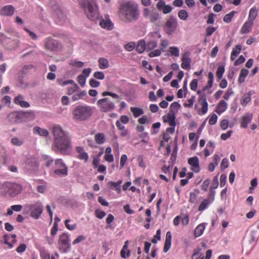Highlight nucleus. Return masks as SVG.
Wrapping results in <instances>:
<instances>
[{
  "instance_id": "51",
  "label": "nucleus",
  "mask_w": 259,
  "mask_h": 259,
  "mask_svg": "<svg viewBox=\"0 0 259 259\" xmlns=\"http://www.w3.org/2000/svg\"><path fill=\"white\" fill-rule=\"evenodd\" d=\"M169 52L171 56H174L175 57L179 56L180 51L178 47H170L169 48Z\"/></svg>"
},
{
  "instance_id": "40",
  "label": "nucleus",
  "mask_w": 259,
  "mask_h": 259,
  "mask_svg": "<svg viewBox=\"0 0 259 259\" xmlns=\"http://www.w3.org/2000/svg\"><path fill=\"white\" fill-rule=\"evenodd\" d=\"M33 132L34 134H38L41 136H47L49 132L47 130L41 128L38 126H35L33 128Z\"/></svg>"
},
{
  "instance_id": "58",
  "label": "nucleus",
  "mask_w": 259,
  "mask_h": 259,
  "mask_svg": "<svg viewBox=\"0 0 259 259\" xmlns=\"http://www.w3.org/2000/svg\"><path fill=\"white\" fill-rule=\"evenodd\" d=\"M195 100V96H193L191 97L190 99L188 100V103H185L184 104V106L185 107L191 108L194 104V102Z\"/></svg>"
},
{
  "instance_id": "36",
  "label": "nucleus",
  "mask_w": 259,
  "mask_h": 259,
  "mask_svg": "<svg viewBox=\"0 0 259 259\" xmlns=\"http://www.w3.org/2000/svg\"><path fill=\"white\" fill-rule=\"evenodd\" d=\"M7 48L9 50H15L19 46V41L16 39H10L7 44Z\"/></svg>"
},
{
  "instance_id": "29",
  "label": "nucleus",
  "mask_w": 259,
  "mask_h": 259,
  "mask_svg": "<svg viewBox=\"0 0 259 259\" xmlns=\"http://www.w3.org/2000/svg\"><path fill=\"white\" fill-rule=\"evenodd\" d=\"M227 109V104L224 100H221L217 105L215 112L219 115L225 112Z\"/></svg>"
},
{
  "instance_id": "12",
  "label": "nucleus",
  "mask_w": 259,
  "mask_h": 259,
  "mask_svg": "<svg viewBox=\"0 0 259 259\" xmlns=\"http://www.w3.org/2000/svg\"><path fill=\"white\" fill-rule=\"evenodd\" d=\"M56 169L54 173L58 176H67L68 174V167L63 162L61 159H58L55 161Z\"/></svg>"
},
{
  "instance_id": "48",
  "label": "nucleus",
  "mask_w": 259,
  "mask_h": 259,
  "mask_svg": "<svg viewBox=\"0 0 259 259\" xmlns=\"http://www.w3.org/2000/svg\"><path fill=\"white\" fill-rule=\"evenodd\" d=\"M179 18L182 20H186L188 18L189 14L185 10H180L178 14Z\"/></svg>"
},
{
  "instance_id": "32",
  "label": "nucleus",
  "mask_w": 259,
  "mask_h": 259,
  "mask_svg": "<svg viewBox=\"0 0 259 259\" xmlns=\"http://www.w3.org/2000/svg\"><path fill=\"white\" fill-rule=\"evenodd\" d=\"M136 50L139 54L143 53L146 48V44L144 40H140L135 47Z\"/></svg>"
},
{
  "instance_id": "44",
  "label": "nucleus",
  "mask_w": 259,
  "mask_h": 259,
  "mask_svg": "<svg viewBox=\"0 0 259 259\" xmlns=\"http://www.w3.org/2000/svg\"><path fill=\"white\" fill-rule=\"evenodd\" d=\"M131 111L135 117H138L144 113L143 110L138 107H131Z\"/></svg>"
},
{
  "instance_id": "57",
  "label": "nucleus",
  "mask_w": 259,
  "mask_h": 259,
  "mask_svg": "<svg viewBox=\"0 0 259 259\" xmlns=\"http://www.w3.org/2000/svg\"><path fill=\"white\" fill-rule=\"evenodd\" d=\"M95 214L96 217L99 219H102L106 215L105 211L98 209L95 210Z\"/></svg>"
},
{
  "instance_id": "33",
  "label": "nucleus",
  "mask_w": 259,
  "mask_h": 259,
  "mask_svg": "<svg viewBox=\"0 0 259 259\" xmlns=\"http://www.w3.org/2000/svg\"><path fill=\"white\" fill-rule=\"evenodd\" d=\"M257 13V10L256 7H253L251 8L249 12L248 20L253 23L254 20L256 17Z\"/></svg>"
},
{
  "instance_id": "25",
  "label": "nucleus",
  "mask_w": 259,
  "mask_h": 259,
  "mask_svg": "<svg viewBox=\"0 0 259 259\" xmlns=\"http://www.w3.org/2000/svg\"><path fill=\"white\" fill-rule=\"evenodd\" d=\"M171 234L168 231L166 234L165 241L163 248L164 252H167L171 247Z\"/></svg>"
},
{
  "instance_id": "28",
  "label": "nucleus",
  "mask_w": 259,
  "mask_h": 259,
  "mask_svg": "<svg viewBox=\"0 0 259 259\" xmlns=\"http://www.w3.org/2000/svg\"><path fill=\"white\" fill-rule=\"evenodd\" d=\"M252 95L251 92L245 93L243 95L240 100V104L242 106L245 107L251 101V96Z\"/></svg>"
},
{
  "instance_id": "35",
  "label": "nucleus",
  "mask_w": 259,
  "mask_h": 259,
  "mask_svg": "<svg viewBox=\"0 0 259 259\" xmlns=\"http://www.w3.org/2000/svg\"><path fill=\"white\" fill-rule=\"evenodd\" d=\"M214 75L212 72H209L208 74V81L207 85L203 87V91H205L207 89L212 88L213 83Z\"/></svg>"
},
{
  "instance_id": "34",
  "label": "nucleus",
  "mask_w": 259,
  "mask_h": 259,
  "mask_svg": "<svg viewBox=\"0 0 259 259\" xmlns=\"http://www.w3.org/2000/svg\"><path fill=\"white\" fill-rule=\"evenodd\" d=\"M248 72V70L246 69L243 68L241 70L238 79V83H242L244 82L245 78L247 77Z\"/></svg>"
},
{
  "instance_id": "38",
  "label": "nucleus",
  "mask_w": 259,
  "mask_h": 259,
  "mask_svg": "<svg viewBox=\"0 0 259 259\" xmlns=\"http://www.w3.org/2000/svg\"><path fill=\"white\" fill-rule=\"evenodd\" d=\"M102 96L103 97H105L107 96H110L113 99H115L116 100V102H119L121 99V98L120 97V96L118 95H117L115 93L111 92H108V91L103 92L102 93Z\"/></svg>"
},
{
  "instance_id": "17",
  "label": "nucleus",
  "mask_w": 259,
  "mask_h": 259,
  "mask_svg": "<svg viewBox=\"0 0 259 259\" xmlns=\"http://www.w3.org/2000/svg\"><path fill=\"white\" fill-rule=\"evenodd\" d=\"M190 56V54L189 52H185L182 55L181 67L184 69L188 70L190 68L191 59Z\"/></svg>"
},
{
  "instance_id": "2",
  "label": "nucleus",
  "mask_w": 259,
  "mask_h": 259,
  "mask_svg": "<svg viewBox=\"0 0 259 259\" xmlns=\"http://www.w3.org/2000/svg\"><path fill=\"white\" fill-rule=\"evenodd\" d=\"M53 134L55 147L60 150L62 154H68L71 149L69 137L59 125L53 127Z\"/></svg>"
},
{
  "instance_id": "16",
  "label": "nucleus",
  "mask_w": 259,
  "mask_h": 259,
  "mask_svg": "<svg viewBox=\"0 0 259 259\" xmlns=\"http://www.w3.org/2000/svg\"><path fill=\"white\" fill-rule=\"evenodd\" d=\"M188 163L191 166V169L195 173L200 171L199 159L197 156L191 157L188 159Z\"/></svg>"
},
{
  "instance_id": "22",
  "label": "nucleus",
  "mask_w": 259,
  "mask_h": 259,
  "mask_svg": "<svg viewBox=\"0 0 259 259\" xmlns=\"http://www.w3.org/2000/svg\"><path fill=\"white\" fill-rule=\"evenodd\" d=\"M76 152L79 154L77 157L80 160H83L87 162L89 159L88 154L84 151L83 147L78 146L76 148Z\"/></svg>"
},
{
  "instance_id": "3",
  "label": "nucleus",
  "mask_w": 259,
  "mask_h": 259,
  "mask_svg": "<svg viewBox=\"0 0 259 259\" xmlns=\"http://www.w3.org/2000/svg\"><path fill=\"white\" fill-rule=\"evenodd\" d=\"M120 12L124 21L128 22L138 19L140 14L137 5L129 2L121 6Z\"/></svg>"
},
{
  "instance_id": "8",
  "label": "nucleus",
  "mask_w": 259,
  "mask_h": 259,
  "mask_svg": "<svg viewBox=\"0 0 259 259\" xmlns=\"http://www.w3.org/2000/svg\"><path fill=\"white\" fill-rule=\"evenodd\" d=\"M69 236L66 233H63L59 237L58 244L60 251L63 253L67 252L70 248Z\"/></svg>"
},
{
  "instance_id": "30",
  "label": "nucleus",
  "mask_w": 259,
  "mask_h": 259,
  "mask_svg": "<svg viewBox=\"0 0 259 259\" xmlns=\"http://www.w3.org/2000/svg\"><path fill=\"white\" fill-rule=\"evenodd\" d=\"M122 180H118L117 182H114L112 181H110L108 183L107 186L112 188L114 189L115 190L117 193H120L121 192V186L120 185L122 183Z\"/></svg>"
},
{
  "instance_id": "56",
  "label": "nucleus",
  "mask_w": 259,
  "mask_h": 259,
  "mask_svg": "<svg viewBox=\"0 0 259 259\" xmlns=\"http://www.w3.org/2000/svg\"><path fill=\"white\" fill-rule=\"evenodd\" d=\"M157 46V42L154 40L148 42L146 45V48L147 51H150L154 49Z\"/></svg>"
},
{
  "instance_id": "41",
  "label": "nucleus",
  "mask_w": 259,
  "mask_h": 259,
  "mask_svg": "<svg viewBox=\"0 0 259 259\" xmlns=\"http://www.w3.org/2000/svg\"><path fill=\"white\" fill-rule=\"evenodd\" d=\"M99 67L101 69H105L109 66V62L104 58H100L99 60Z\"/></svg>"
},
{
  "instance_id": "23",
  "label": "nucleus",
  "mask_w": 259,
  "mask_h": 259,
  "mask_svg": "<svg viewBox=\"0 0 259 259\" xmlns=\"http://www.w3.org/2000/svg\"><path fill=\"white\" fill-rule=\"evenodd\" d=\"M129 241L126 240L120 251V255L121 257L126 258L128 257L131 255V251L128 249Z\"/></svg>"
},
{
  "instance_id": "4",
  "label": "nucleus",
  "mask_w": 259,
  "mask_h": 259,
  "mask_svg": "<svg viewBox=\"0 0 259 259\" xmlns=\"http://www.w3.org/2000/svg\"><path fill=\"white\" fill-rule=\"evenodd\" d=\"M93 113V107L87 105H79L72 111L73 118L76 121H85L89 119L92 116Z\"/></svg>"
},
{
  "instance_id": "60",
  "label": "nucleus",
  "mask_w": 259,
  "mask_h": 259,
  "mask_svg": "<svg viewBox=\"0 0 259 259\" xmlns=\"http://www.w3.org/2000/svg\"><path fill=\"white\" fill-rule=\"evenodd\" d=\"M217 115L213 113L210 115V118L209 119L208 123L210 125H213L217 123Z\"/></svg>"
},
{
  "instance_id": "15",
  "label": "nucleus",
  "mask_w": 259,
  "mask_h": 259,
  "mask_svg": "<svg viewBox=\"0 0 259 259\" xmlns=\"http://www.w3.org/2000/svg\"><path fill=\"white\" fill-rule=\"evenodd\" d=\"M177 26V20L175 18L171 17L166 21L164 25V29L165 31L168 34H171L173 32L175 31Z\"/></svg>"
},
{
  "instance_id": "54",
  "label": "nucleus",
  "mask_w": 259,
  "mask_h": 259,
  "mask_svg": "<svg viewBox=\"0 0 259 259\" xmlns=\"http://www.w3.org/2000/svg\"><path fill=\"white\" fill-rule=\"evenodd\" d=\"M79 89L78 86L75 83H73L72 85L68 89V94L70 95L74 93Z\"/></svg>"
},
{
  "instance_id": "20",
  "label": "nucleus",
  "mask_w": 259,
  "mask_h": 259,
  "mask_svg": "<svg viewBox=\"0 0 259 259\" xmlns=\"http://www.w3.org/2000/svg\"><path fill=\"white\" fill-rule=\"evenodd\" d=\"M3 237L4 239V243L6 244H7L10 248H13L14 244H15L17 241V240L16 239V235L15 234L11 236L4 235Z\"/></svg>"
},
{
  "instance_id": "6",
  "label": "nucleus",
  "mask_w": 259,
  "mask_h": 259,
  "mask_svg": "<svg viewBox=\"0 0 259 259\" xmlns=\"http://www.w3.org/2000/svg\"><path fill=\"white\" fill-rule=\"evenodd\" d=\"M97 105L101 112H110L115 108L114 102L109 98L99 99L97 102Z\"/></svg>"
},
{
  "instance_id": "45",
  "label": "nucleus",
  "mask_w": 259,
  "mask_h": 259,
  "mask_svg": "<svg viewBox=\"0 0 259 259\" xmlns=\"http://www.w3.org/2000/svg\"><path fill=\"white\" fill-rule=\"evenodd\" d=\"M211 203H212V202L211 201H210V200L209 199H204L200 203V204L198 207V210L200 211L204 210Z\"/></svg>"
},
{
  "instance_id": "59",
  "label": "nucleus",
  "mask_w": 259,
  "mask_h": 259,
  "mask_svg": "<svg viewBox=\"0 0 259 259\" xmlns=\"http://www.w3.org/2000/svg\"><path fill=\"white\" fill-rule=\"evenodd\" d=\"M11 143L13 145L20 146L23 144V141L18 138H13L11 139Z\"/></svg>"
},
{
  "instance_id": "9",
  "label": "nucleus",
  "mask_w": 259,
  "mask_h": 259,
  "mask_svg": "<svg viewBox=\"0 0 259 259\" xmlns=\"http://www.w3.org/2000/svg\"><path fill=\"white\" fill-rule=\"evenodd\" d=\"M162 118L163 122L168 123L170 126L166 128V132L170 133V134L174 133L176 126V115L174 114L168 113L164 115Z\"/></svg>"
},
{
  "instance_id": "61",
  "label": "nucleus",
  "mask_w": 259,
  "mask_h": 259,
  "mask_svg": "<svg viewBox=\"0 0 259 259\" xmlns=\"http://www.w3.org/2000/svg\"><path fill=\"white\" fill-rule=\"evenodd\" d=\"M85 77L83 74H80L77 77V81L78 83L81 86L83 87L85 83Z\"/></svg>"
},
{
  "instance_id": "64",
  "label": "nucleus",
  "mask_w": 259,
  "mask_h": 259,
  "mask_svg": "<svg viewBox=\"0 0 259 259\" xmlns=\"http://www.w3.org/2000/svg\"><path fill=\"white\" fill-rule=\"evenodd\" d=\"M200 251H201V249L199 248L195 249L194 250L193 254L192 255L191 258L192 259H198L201 256Z\"/></svg>"
},
{
  "instance_id": "46",
  "label": "nucleus",
  "mask_w": 259,
  "mask_h": 259,
  "mask_svg": "<svg viewBox=\"0 0 259 259\" xmlns=\"http://www.w3.org/2000/svg\"><path fill=\"white\" fill-rule=\"evenodd\" d=\"M69 64L76 68H81L83 66L84 63L76 60H71L69 62Z\"/></svg>"
},
{
  "instance_id": "63",
  "label": "nucleus",
  "mask_w": 259,
  "mask_h": 259,
  "mask_svg": "<svg viewBox=\"0 0 259 259\" xmlns=\"http://www.w3.org/2000/svg\"><path fill=\"white\" fill-rule=\"evenodd\" d=\"M190 89L194 91H196L198 87V81L196 79H193L190 84Z\"/></svg>"
},
{
  "instance_id": "24",
  "label": "nucleus",
  "mask_w": 259,
  "mask_h": 259,
  "mask_svg": "<svg viewBox=\"0 0 259 259\" xmlns=\"http://www.w3.org/2000/svg\"><path fill=\"white\" fill-rule=\"evenodd\" d=\"M253 23L247 20L246 21L242 26L240 32L241 34H246L250 32L252 30V25Z\"/></svg>"
},
{
  "instance_id": "31",
  "label": "nucleus",
  "mask_w": 259,
  "mask_h": 259,
  "mask_svg": "<svg viewBox=\"0 0 259 259\" xmlns=\"http://www.w3.org/2000/svg\"><path fill=\"white\" fill-rule=\"evenodd\" d=\"M242 50V46L240 45H237L233 49V50L231 54L230 59L231 61L235 60L237 56L241 52Z\"/></svg>"
},
{
  "instance_id": "53",
  "label": "nucleus",
  "mask_w": 259,
  "mask_h": 259,
  "mask_svg": "<svg viewBox=\"0 0 259 259\" xmlns=\"http://www.w3.org/2000/svg\"><path fill=\"white\" fill-rule=\"evenodd\" d=\"M135 47L136 44L133 41H131L128 44H125L124 46V48L126 51L128 52H131L135 48Z\"/></svg>"
},
{
  "instance_id": "43",
  "label": "nucleus",
  "mask_w": 259,
  "mask_h": 259,
  "mask_svg": "<svg viewBox=\"0 0 259 259\" xmlns=\"http://www.w3.org/2000/svg\"><path fill=\"white\" fill-rule=\"evenodd\" d=\"M236 13H237V12L235 11H231L229 13L225 15V16L223 18V21L227 23H230L233 17Z\"/></svg>"
},
{
  "instance_id": "14",
  "label": "nucleus",
  "mask_w": 259,
  "mask_h": 259,
  "mask_svg": "<svg viewBox=\"0 0 259 259\" xmlns=\"http://www.w3.org/2000/svg\"><path fill=\"white\" fill-rule=\"evenodd\" d=\"M59 43L54 38L49 37L44 40V46L46 50L51 51L59 50Z\"/></svg>"
},
{
  "instance_id": "47",
  "label": "nucleus",
  "mask_w": 259,
  "mask_h": 259,
  "mask_svg": "<svg viewBox=\"0 0 259 259\" xmlns=\"http://www.w3.org/2000/svg\"><path fill=\"white\" fill-rule=\"evenodd\" d=\"M71 221L69 219L66 220L64 223L66 228L70 231H73L77 228V225L75 223L70 224Z\"/></svg>"
},
{
  "instance_id": "21",
  "label": "nucleus",
  "mask_w": 259,
  "mask_h": 259,
  "mask_svg": "<svg viewBox=\"0 0 259 259\" xmlns=\"http://www.w3.org/2000/svg\"><path fill=\"white\" fill-rule=\"evenodd\" d=\"M14 11L15 9L13 6H5L1 9L0 15L5 16H11L14 14Z\"/></svg>"
},
{
  "instance_id": "49",
  "label": "nucleus",
  "mask_w": 259,
  "mask_h": 259,
  "mask_svg": "<svg viewBox=\"0 0 259 259\" xmlns=\"http://www.w3.org/2000/svg\"><path fill=\"white\" fill-rule=\"evenodd\" d=\"M86 95L85 91H80L73 95L72 99L73 101L78 100Z\"/></svg>"
},
{
  "instance_id": "5",
  "label": "nucleus",
  "mask_w": 259,
  "mask_h": 259,
  "mask_svg": "<svg viewBox=\"0 0 259 259\" xmlns=\"http://www.w3.org/2000/svg\"><path fill=\"white\" fill-rule=\"evenodd\" d=\"M22 187L16 183L5 182L0 184V193L11 196H15L21 192Z\"/></svg>"
},
{
  "instance_id": "42",
  "label": "nucleus",
  "mask_w": 259,
  "mask_h": 259,
  "mask_svg": "<svg viewBox=\"0 0 259 259\" xmlns=\"http://www.w3.org/2000/svg\"><path fill=\"white\" fill-rule=\"evenodd\" d=\"M225 71V69L224 65H221L218 67L215 73L218 81H220L222 79Z\"/></svg>"
},
{
  "instance_id": "7",
  "label": "nucleus",
  "mask_w": 259,
  "mask_h": 259,
  "mask_svg": "<svg viewBox=\"0 0 259 259\" xmlns=\"http://www.w3.org/2000/svg\"><path fill=\"white\" fill-rule=\"evenodd\" d=\"M9 120L12 123H19L22 121V118H30L33 119L34 115L33 112H11L8 116Z\"/></svg>"
},
{
  "instance_id": "52",
  "label": "nucleus",
  "mask_w": 259,
  "mask_h": 259,
  "mask_svg": "<svg viewBox=\"0 0 259 259\" xmlns=\"http://www.w3.org/2000/svg\"><path fill=\"white\" fill-rule=\"evenodd\" d=\"M159 15L157 12H152V13L150 14L149 19L151 22L154 23L159 19Z\"/></svg>"
},
{
  "instance_id": "62",
  "label": "nucleus",
  "mask_w": 259,
  "mask_h": 259,
  "mask_svg": "<svg viewBox=\"0 0 259 259\" xmlns=\"http://www.w3.org/2000/svg\"><path fill=\"white\" fill-rule=\"evenodd\" d=\"M94 77L98 79L102 80L105 78V75L102 71H96L94 73Z\"/></svg>"
},
{
  "instance_id": "39",
  "label": "nucleus",
  "mask_w": 259,
  "mask_h": 259,
  "mask_svg": "<svg viewBox=\"0 0 259 259\" xmlns=\"http://www.w3.org/2000/svg\"><path fill=\"white\" fill-rule=\"evenodd\" d=\"M95 140L98 144H102L106 141L105 136L103 133H98L95 136Z\"/></svg>"
},
{
  "instance_id": "37",
  "label": "nucleus",
  "mask_w": 259,
  "mask_h": 259,
  "mask_svg": "<svg viewBox=\"0 0 259 259\" xmlns=\"http://www.w3.org/2000/svg\"><path fill=\"white\" fill-rule=\"evenodd\" d=\"M181 107V105L177 102H174L170 104L169 107V113L174 114L176 115V113L178 112V110Z\"/></svg>"
},
{
  "instance_id": "55",
  "label": "nucleus",
  "mask_w": 259,
  "mask_h": 259,
  "mask_svg": "<svg viewBox=\"0 0 259 259\" xmlns=\"http://www.w3.org/2000/svg\"><path fill=\"white\" fill-rule=\"evenodd\" d=\"M214 197H215L214 189H213L212 187H210V188L209 189V192L208 194V196L206 199H209L210 200V201H211L212 203L214 200Z\"/></svg>"
},
{
  "instance_id": "10",
  "label": "nucleus",
  "mask_w": 259,
  "mask_h": 259,
  "mask_svg": "<svg viewBox=\"0 0 259 259\" xmlns=\"http://www.w3.org/2000/svg\"><path fill=\"white\" fill-rule=\"evenodd\" d=\"M199 104L201 106V108H198L197 105H195V109L197 111L199 115L205 114L208 111V103L207 102V97L205 94L202 95L198 99Z\"/></svg>"
},
{
  "instance_id": "27",
  "label": "nucleus",
  "mask_w": 259,
  "mask_h": 259,
  "mask_svg": "<svg viewBox=\"0 0 259 259\" xmlns=\"http://www.w3.org/2000/svg\"><path fill=\"white\" fill-rule=\"evenodd\" d=\"M14 103L24 108H27L30 106L28 102L23 101V97L21 95H18L15 98Z\"/></svg>"
},
{
  "instance_id": "1",
  "label": "nucleus",
  "mask_w": 259,
  "mask_h": 259,
  "mask_svg": "<svg viewBox=\"0 0 259 259\" xmlns=\"http://www.w3.org/2000/svg\"><path fill=\"white\" fill-rule=\"evenodd\" d=\"M79 4L90 20L96 21L99 20V25L102 28L108 30L112 29L113 24L110 21L108 16H106L105 19L102 18L100 19L98 8L95 0H79Z\"/></svg>"
},
{
  "instance_id": "19",
  "label": "nucleus",
  "mask_w": 259,
  "mask_h": 259,
  "mask_svg": "<svg viewBox=\"0 0 259 259\" xmlns=\"http://www.w3.org/2000/svg\"><path fill=\"white\" fill-rule=\"evenodd\" d=\"M253 117V115L251 113H247L241 118L240 126L243 128H246L248 126V124L250 123Z\"/></svg>"
},
{
  "instance_id": "11",
  "label": "nucleus",
  "mask_w": 259,
  "mask_h": 259,
  "mask_svg": "<svg viewBox=\"0 0 259 259\" xmlns=\"http://www.w3.org/2000/svg\"><path fill=\"white\" fill-rule=\"evenodd\" d=\"M129 122V118L126 115H121L119 120L116 121L115 124L118 129L121 131L120 136L125 137L127 135L128 130L125 128V126L122 124H127Z\"/></svg>"
},
{
  "instance_id": "26",
  "label": "nucleus",
  "mask_w": 259,
  "mask_h": 259,
  "mask_svg": "<svg viewBox=\"0 0 259 259\" xmlns=\"http://www.w3.org/2000/svg\"><path fill=\"white\" fill-rule=\"evenodd\" d=\"M206 228V224L202 223L199 224L195 229L194 235L195 238L200 237L204 232Z\"/></svg>"
},
{
  "instance_id": "13",
  "label": "nucleus",
  "mask_w": 259,
  "mask_h": 259,
  "mask_svg": "<svg viewBox=\"0 0 259 259\" xmlns=\"http://www.w3.org/2000/svg\"><path fill=\"white\" fill-rule=\"evenodd\" d=\"M30 209V216L35 219H38L42 213L44 206L40 202L38 201L35 204H31Z\"/></svg>"
},
{
  "instance_id": "50",
  "label": "nucleus",
  "mask_w": 259,
  "mask_h": 259,
  "mask_svg": "<svg viewBox=\"0 0 259 259\" xmlns=\"http://www.w3.org/2000/svg\"><path fill=\"white\" fill-rule=\"evenodd\" d=\"M169 133H167L166 131L163 134V140L160 142V146L164 147L165 146V142H167L169 139L171 138L170 136L169 135Z\"/></svg>"
},
{
  "instance_id": "18",
  "label": "nucleus",
  "mask_w": 259,
  "mask_h": 259,
  "mask_svg": "<svg viewBox=\"0 0 259 259\" xmlns=\"http://www.w3.org/2000/svg\"><path fill=\"white\" fill-rule=\"evenodd\" d=\"M54 18L56 23L59 25H63L66 20V16L60 9L55 12Z\"/></svg>"
}]
</instances>
